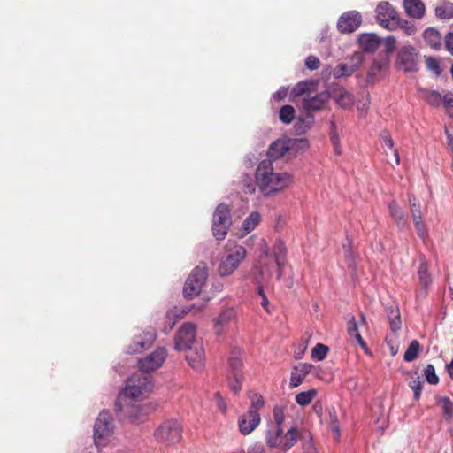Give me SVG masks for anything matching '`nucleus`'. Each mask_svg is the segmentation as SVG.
<instances>
[{
    "instance_id": "1",
    "label": "nucleus",
    "mask_w": 453,
    "mask_h": 453,
    "mask_svg": "<svg viewBox=\"0 0 453 453\" xmlns=\"http://www.w3.org/2000/svg\"><path fill=\"white\" fill-rule=\"evenodd\" d=\"M166 357V349L157 348L152 353L139 360L140 372L132 374L127 379L125 388L119 392L117 397L115 411L118 414L127 418L132 422L140 418L142 410L138 402L153 388L152 377L150 372L158 369Z\"/></svg>"
},
{
    "instance_id": "2",
    "label": "nucleus",
    "mask_w": 453,
    "mask_h": 453,
    "mask_svg": "<svg viewBox=\"0 0 453 453\" xmlns=\"http://www.w3.org/2000/svg\"><path fill=\"white\" fill-rule=\"evenodd\" d=\"M196 326L190 322L184 323L174 338L177 351H188L186 358L189 365L197 371L204 366L205 354L203 342L196 339Z\"/></svg>"
},
{
    "instance_id": "3",
    "label": "nucleus",
    "mask_w": 453,
    "mask_h": 453,
    "mask_svg": "<svg viewBox=\"0 0 453 453\" xmlns=\"http://www.w3.org/2000/svg\"><path fill=\"white\" fill-rule=\"evenodd\" d=\"M255 177L257 187L265 196L280 192L293 182L291 174L274 172L272 162L267 160H263L258 164Z\"/></svg>"
},
{
    "instance_id": "4",
    "label": "nucleus",
    "mask_w": 453,
    "mask_h": 453,
    "mask_svg": "<svg viewBox=\"0 0 453 453\" xmlns=\"http://www.w3.org/2000/svg\"><path fill=\"white\" fill-rule=\"evenodd\" d=\"M250 398L251 403L248 411L240 415L237 420L239 431L244 436L250 434L260 425L259 411L265 406V400L261 395L255 393Z\"/></svg>"
},
{
    "instance_id": "5",
    "label": "nucleus",
    "mask_w": 453,
    "mask_h": 453,
    "mask_svg": "<svg viewBox=\"0 0 453 453\" xmlns=\"http://www.w3.org/2000/svg\"><path fill=\"white\" fill-rule=\"evenodd\" d=\"M298 441L297 426H293L284 434L283 429L267 430L265 443L270 449L289 450Z\"/></svg>"
},
{
    "instance_id": "6",
    "label": "nucleus",
    "mask_w": 453,
    "mask_h": 453,
    "mask_svg": "<svg viewBox=\"0 0 453 453\" xmlns=\"http://www.w3.org/2000/svg\"><path fill=\"white\" fill-rule=\"evenodd\" d=\"M247 251L243 246L237 244H228L226 246V255L219 266V273L221 276H228L240 265L246 257Z\"/></svg>"
},
{
    "instance_id": "7",
    "label": "nucleus",
    "mask_w": 453,
    "mask_h": 453,
    "mask_svg": "<svg viewBox=\"0 0 453 453\" xmlns=\"http://www.w3.org/2000/svg\"><path fill=\"white\" fill-rule=\"evenodd\" d=\"M154 436L159 443L165 445L177 443L182 438V426L175 419L165 420L155 430Z\"/></svg>"
},
{
    "instance_id": "8",
    "label": "nucleus",
    "mask_w": 453,
    "mask_h": 453,
    "mask_svg": "<svg viewBox=\"0 0 453 453\" xmlns=\"http://www.w3.org/2000/svg\"><path fill=\"white\" fill-rule=\"evenodd\" d=\"M232 225L229 207L225 203L217 206L212 219V234L217 240H224Z\"/></svg>"
},
{
    "instance_id": "9",
    "label": "nucleus",
    "mask_w": 453,
    "mask_h": 453,
    "mask_svg": "<svg viewBox=\"0 0 453 453\" xmlns=\"http://www.w3.org/2000/svg\"><path fill=\"white\" fill-rule=\"evenodd\" d=\"M113 434L112 418L108 411L103 410L96 418L94 426V440L95 443L99 446L104 442Z\"/></svg>"
},
{
    "instance_id": "10",
    "label": "nucleus",
    "mask_w": 453,
    "mask_h": 453,
    "mask_svg": "<svg viewBox=\"0 0 453 453\" xmlns=\"http://www.w3.org/2000/svg\"><path fill=\"white\" fill-rule=\"evenodd\" d=\"M377 22L388 30H395L400 24L397 12L388 2H380L376 7Z\"/></svg>"
},
{
    "instance_id": "11",
    "label": "nucleus",
    "mask_w": 453,
    "mask_h": 453,
    "mask_svg": "<svg viewBox=\"0 0 453 453\" xmlns=\"http://www.w3.org/2000/svg\"><path fill=\"white\" fill-rule=\"evenodd\" d=\"M396 65L404 72H416L418 69V52L412 46L402 47L396 58Z\"/></svg>"
},
{
    "instance_id": "12",
    "label": "nucleus",
    "mask_w": 453,
    "mask_h": 453,
    "mask_svg": "<svg viewBox=\"0 0 453 453\" xmlns=\"http://www.w3.org/2000/svg\"><path fill=\"white\" fill-rule=\"evenodd\" d=\"M156 340V332L152 329L135 334L127 349L128 354L141 353L152 346Z\"/></svg>"
},
{
    "instance_id": "13",
    "label": "nucleus",
    "mask_w": 453,
    "mask_h": 453,
    "mask_svg": "<svg viewBox=\"0 0 453 453\" xmlns=\"http://www.w3.org/2000/svg\"><path fill=\"white\" fill-rule=\"evenodd\" d=\"M362 18L357 12H348L342 14L337 22L341 33H352L361 25Z\"/></svg>"
},
{
    "instance_id": "14",
    "label": "nucleus",
    "mask_w": 453,
    "mask_h": 453,
    "mask_svg": "<svg viewBox=\"0 0 453 453\" xmlns=\"http://www.w3.org/2000/svg\"><path fill=\"white\" fill-rule=\"evenodd\" d=\"M236 318L237 312L234 308H223L219 316L213 319L216 334L218 335L222 334L224 329L232 322H234L236 320Z\"/></svg>"
},
{
    "instance_id": "15",
    "label": "nucleus",
    "mask_w": 453,
    "mask_h": 453,
    "mask_svg": "<svg viewBox=\"0 0 453 453\" xmlns=\"http://www.w3.org/2000/svg\"><path fill=\"white\" fill-rule=\"evenodd\" d=\"M329 96L326 92H321L314 96L308 95L303 97L302 107L308 112L317 111L323 108Z\"/></svg>"
},
{
    "instance_id": "16",
    "label": "nucleus",
    "mask_w": 453,
    "mask_h": 453,
    "mask_svg": "<svg viewBox=\"0 0 453 453\" xmlns=\"http://www.w3.org/2000/svg\"><path fill=\"white\" fill-rule=\"evenodd\" d=\"M286 253L287 250L282 242H278L273 246L271 255L265 253V257H271L275 263L277 271V277L275 279L276 280H281L280 275L282 271L285 269Z\"/></svg>"
},
{
    "instance_id": "17",
    "label": "nucleus",
    "mask_w": 453,
    "mask_h": 453,
    "mask_svg": "<svg viewBox=\"0 0 453 453\" xmlns=\"http://www.w3.org/2000/svg\"><path fill=\"white\" fill-rule=\"evenodd\" d=\"M312 365L307 363H301L296 365L291 372L289 387L296 388L302 384L305 377L311 372Z\"/></svg>"
},
{
    "instance_id": "18",
    "label": "nucleus",
    "mask_w": 453,
    "mask_h": 453,
    "mask_svg": "<svg viewBox=\"0 0 453 453\" xmlns=\"http://www.w3.org/2000/svg\"><path fill=\"white\" fill-rule=\"evenodd\" d=\"M289 150L288 142L285 140H277L273 142L268 149L267 156L270 162L277 160L283 157Z\"/></svg>"
},
{
    "instance_id": "19",
    "label": "nucleus",
    "mask_w": 453,
    "mask_h": 453,
    "mask_svg": "<svg viewBox=\"0 0 453 453\" xmlns=\"http://www.w3.org/2000/svg\"><path fill=\"white\" fill-rule=\"evenodd\" d=\"M403 7L408 16L420 19L425 13V4L421 0H404Z\"/></svg>"
},
{
    "instance_id": "20",
    "label": "nucleus",
    "mask_w": 453,
    "mask_h": 453,
    "mask_svg": "<svg viewBox=\"0 0 453 453\" xmlns=\"http://www.w3.org/2000/svg\"><path fill=\"white\" fill-rule=\"evenodd\" d=\"M208 274V266L205 263L201 262L191 271L186 283H205Z\"/></svg>"
},
{
    "instance_id": "21",
    "label": "nucleus",
    "mask_w": 453,
    "mask_h": 453,
    "mask_svg": "<svg viewBox=\"0 0 453 453\" xmlns=\"http://www.w3.org/2000/svg\"><path fill=\"white\" fill-rule=\"evenodd\" d=\"M187 312V310L178 307L169 310L165 318V331L166 333L171 331L177 321L181 319Z\"/></svg>"
},
{
    "instance_id": "22",
    "label": "nucleus",
    "mask_w": 453,
    "mask_h": 453,
    "mask_svg": "<svg viewBox=\"0 0 453 453\" xmlns=\"http://www.w3.org/2000/svg\"><path fill=\"white\" fill-rule=\"evenodd\" d=\"M382 39L374 34H365L359 38L362 49L366 52L375 51L381 44Z\"/></svg>"
},
{
    "instance_id": "23",
    "label": "nucleus",
    "mask_w": 453,
    "mask_h": 453,
    "mask_svg": "<svg viewBox=\"0 0 453 453\" xmlns=\"http://www.w3.org/2000/svg\"><path fill=\"white\" fill-rule=\"evenodd\" d=\"M212 285H184L183 295L186 298L192 299L197 296H201L204 301L211 299L210 296L205 295L206 288Z\"/></svg>"
},
{
    "instance_id": "24",
    "label": "nucleus",
    "mask_w": 453,
    "mask_h": 453,
    "mask_svg": "<svg viewBox=\"0 0 453 453\" xmlns=\"http://www.w3.org/2000/svg\"><path fill=\"white\" fill-rule=\"evenodd\" d=\"M388 68V58L374 60L367 74V79L371 82H374L380 74Z\"/></svg>"
},
{
    "instance_id": "25",
    "label": "nucleus",
    "mask_w": 453,
    "mask_h": 453,
    "mask_svg": "<svg viewBox=\"0 0 453 453\" xmlns=\"http://www.w3.org/2000/svg\"><path fill=\"white\" fill-rule=\"evenodd\" d=\"M424 40L429 47L434 50H439L441 46V36L440 33L433 28L428 27L423 33Z\"/></svg>"
},
{
    "instance_id": "26",
    "label": "nucleus",
    "mask_w": 453,
    "mask_h": 453,
    "mask_svg": "<svg viewBox=\"0 0 453 453\" xmlns=\"http://www.w3.org/2000/svg\"><path fill=\"white\" fill-rule=\"evenodd\" d=\"M388 210L390 216L394 219L397 226L403 228L407 225V219L402 208L396 203L395 201H392L388 204Z\"/></svg>"
},
{
    "instance_id": "27",
    "label": "nucleus",
    "mask_w": 453,
    "mask_h": 453,
    "mask_svg": "<svg viewBox=\"0 0 453 453\" xmlns=\"http://www.w3.org/2000/svg\"><path fill=\"white\" fill-rule=\"evenodd\" d=\"M333 97L343 108L350 107L354 102L352 95L343 88L335 89L333 93Z\"/></svg>"
},
{
    "instance_id": "28",
    "label": "nucleus",
    "mask_w": 453,
    "mask_h": 453,
    "mask_svg": "<svg viewBox=\"0 0 453 453\" xmlns=\"http://www.w3.org/2000/svg\"><path fill=\"white\" fill-rule=\"evenodd\" d=\"M436 403L441 407L443 416L447 421L453 418V403L448 396H436Z\"/></svg>"
},
{
    "instance_id": "29",
    "label": "nucleus",
    "mask_w": 453,
    "mask_h": 453,
    "mask_svg": "<svg viewBox=\"0 0 453 453\" xmlns=\"http://www.w3.org/2000/svg\"><path fill=\"white\" fill-rule=\"evenodd\" d=\"M261 221V215L257 211H253L247 217L242 225L244 234H248L253 231Z\"/></svg>"
},
{
    "instance_id": "30",
    "label": "nucleus",
    "mask_w": 453,
    "mask_h": 453,
    "mask_svg": "<svg viewBox=\"0 0 453 453\" xmlns=\"http://www.w3.org/2000/svg\"><path fill=\"white\" fill-rule=\"evenodd\" d=\"M317 395V390L315 388L303 391L296 395V402L298 405L305 407L309 405Z\"/></svg>"
},
{
    "instance_id": "31",
    "label": "nucleus",
    "mask_w": 453,
    "mask_h": 453,
    "mask_svg": "<svg viewBox=\"0 0 453 453\" xmlns=\"http://www.w3.org/2000/svg\"><path fill=\"white\" fill-rule=\"evenodd\" d=\"M435 14L441 19H450L453 18V4L443 2L435 8Z\"/></svg>"
},
{
    "instance_id": "32",
    "label": "nucleus",
    "mask_w": 453,
    "mask_h": 453,
    "mask_svg": "<svg viewBox=\"0 0 453 453\" xmlns=\"http://www.w3.org/2000/svg\"><path fill=\"white\" fill-rule=\"evenodd\" d=\"M316 88V83L313 81H302L299 82L296 88H294V91L296 96H307L308 95L311 96L312 92L315 91Z\"/></svg>"
},
{
    "instance_id": "33",
    "label": "nucleus",
    "mask_w": 453,
    "mask_h": 453,
    "mask_svg": "<svg viewBox=\"0 0 453 453\" xmlns=\"http://www.w3.org/2000/svg\"><path fill=\"white\" fill-rule=\"evenodd\" d=\"M229 365L233 375H234V373H242V354L240 350H234L232 352V355L229 358Z\"/></svg>"
},
{
    "instance_id": "34",
    "label": "nucleus",
    "mask_w": 453,
    "mask_h": 453,
    "mask_svg": "<svg viewBox=\"0 0 453 453\" xmlns=\"http://www.w3.org/2000/svg\"><path fill=\"white\" fill-rule=\"evenodd\" d=\"M420 350V343L417 340H413L409 344L407 349L404 352L403 359L406 362H412L415 360Z\"/></svg>"
},
{
    "instance_id": "35",
    "label": "nucleus",
    "mask_w": 453,
    "mask_h": 453,
    "mask_svg": "<svg viewBox=\"0 0 453 453\" xmlns=\"http://www.w3.org/2000/svg\"><path fill=\"white\" fill-rule=\"evenodd\" d=\"M354 73L355 72L353 71V68H351V66L349 65L346 61L343 63H340L334 69V78L349 77Z\"/></svg>"
},
{
    "instance_id": "36",
    "label": "nucleus",
    "mask_w": 453,
    "mask_h": 453,
    "mask_svg": "<svg viewBox=\"0 0 453 453\" xmlns=\"http://www.w3.org/2000/svg\"><path fill=\"white\" fill-rule=\"evenodd\" d=\"M242 191L245 194H253L256 191L257 180H254L253 178L249 174L242 175Z\"/></svg>"
},
{
    "instance_id": "37",
    "label": "nucleus",
    "mask_w": 453,
    "mask_h": 453,
    "mask_svg": "<svg viewBox=\"0 0 453 453\" xmlns=\"http://www.w3.org/2000/svg\"><path fill=\"white\" fill-rule=\"evenodd\" d=\"M295 117V109L291 105H284L280 110V119L284 124H289Z\"/></svg>"
},
{
    "instance_id": "38",
    "label": "nucleus",
    "mask_w": 453,
    "mask_h": 453,
    "mask_svg": "<svg viewBox=\"0 0 453 453\" xmlns=\"http://www.w3.org/2000/svg\"><path fill=\"white\" fill-rule=\"evenodd\" d=\"M273 419L276 424V429H283L282 425L285 420V408L276 405L273 410Z\"/></svg>"
},
{
    "instance_id": "39",
    "label": "nucleus",
    "mask_w": 453,
    "mask_h": 453,
    "mask_svg": "<svg viewBox=\"0 0 453 453\" xmlns=\"http://www.w3.org/2000/svg\"><path fill=\"white\" fill-rule=\"evenodd\" d=\"M329 349L322 343H317L311 351V357L315 360L321 361L325 359Z\"/></svg>"
},
{
    "instance_id": "40",
    "label": "nucleus",
    "mask_w": 453,
    "mask_h": 453,
    "mask_svg": "<svg viewBox=\"0 0 453 453\" xmlns=\"http://www.w3.org/2000/svg\"><path fill=\"white\" fill-rule=\"evenodd\" d=\"M424 375L426 381L431 385H436L439 382V377L435 372V369L433 365L428 364L424 369Z\"/></svg>"
},
{
    "instance_id": "41",
    "label": "nucleus",
    "mask_w": 453,
    "mask_h": 453,
    "mask_svg": "<svg viewBox=\"0 0 453 453\" xmlns=\"http://www.w3.org/2000/svg\"><path fill=\"white\" fill-rule=\"evenodd\" d=\"M346 62L353 68V71L356 72L364 62V55L361 52H355Z\"/></svg>"
},
{
    "instance_id": "42",
    "label": "nucleus",
    "mask_w": 453,
    "mask_h": 453,
    "mask_svg": "<svg viewBox=\"0 0 453 453\" xmlns=\"http://www.w3.org/2000/svg\"><path fill=\"white\" fill-rule=\"evenodd\" d=\"M409 387L413 390L414 399L418 401L423 389V381L419 377L414 378L409 382Z\"/></svg>"
},
{
    "instance_id": "43",
    "label": "nucleus",
    "mask_w": 453,
    "mask_h": 453,
    "mask_svg": "<svg viewBox=\"0 0 453 453\" xmlns=\"http://www.w3.org/2000/svg\"><path fill=\"white\" fill-rule=\"evenodd\" d=\"M409 201L411 203V212L412 220L422 219V213H421L419 203L417 201V199L415 197L410 198Z\"/></svg>"
},
{
    "instance_id": "44",
    "label": "nucleus",
    "mask_w": 453,
    "mask_h": 453,
    "mask_svg": "<svg viewBox=\"0 0 453 453\" xmlns=\"http://www.w3.org/2000/svg\"><path fill=\"white\" fill-rule=\"evenodd\" d=\"M348 334L350 337L357 339L358 335H361L358 331V325L356 321L354 316H351V319L348 321L347 326Z\"/></svg>"
},
{
    "instance_id": "45",
    "label": "nucleus",
    "mask_w": 453,
    "mask_h": 453,
    "mask_svg": "<svg viewBox=\"0 0 453 453\" xmlns=\"http://www.w3.org/2000/svg\"><path fill=\"white\" fill-rule=\"evenodd\" d=\"M233 378L234 380L230 383V388L232 391L236 395L240 392L242 388L243 376L242 373H234V375H233Z\"/></svg>"
},
{
    "instance_id": "46",
    "label": "nucleus",
    "mask_w": 453,
    "mask_h": 453,
    "mask_svg": "<svg viewBox=\"0 0 453 453\" xmlns=\"http://www.w3.org/2000/svg\"><path fill=\"white\" fill-rule=\"evenodd\" d=\"M426 67L434 72L436 75H440L441 74V68H440V65L438 63V61L432 58V57H429L426 59Z\"/></svg>"
},
{
    "instance_id": "47",
    "label": "nucleus",
    "mask_w": 453,
    "mask_h": 453,
    "mask_svg": "<svg viewBox=\"0 0 453 453\" xmlns=\"http://www.w3.org/2000/svg\"><path fill=\"white\" fill-rule=\"evenodd\" d=\"M398 27H400L406 35H412L416 32L415 26L411 22H409L406 20L402 21L400 19V24H399Z\"/></svg>"
},
{
    "instance_id": "48",
    "label": "nucleus",
    "mask_w": 453,
    "mask_h": 453,
    "mask_svg": "<svg viewBox=\"0 0 453 453\" xmlns=\"http://www.w3.org/2000/svg\"><path fill=\"white\" fill-rule=\"evenodd\" d=\"M421 283H428L429 277L427 274V265L426 262H421L418 272Z\"/></svg>"
},
{
    "instance_id": "49",
    "label": "nucleus",
    "mask_w": 453,
    "mask_h": 453,
    "mask_svg": "<svg viewBox=\"0 0 453 453\" xmlns=\"http://www.w3.org/2000/svg\"><path fill=\"white\" fill-rule=\"evenodd\" d=\"M329 138L332 145H337V143H340V137L337 134L336 125L334 121H330Z\"/></svg>"
},
{
    "instance_id": "50",
    "label": "nucleus",
    "mask_w": 453,
    "mask_h": 453,
    "mask_svg": "<svg viewBox=\"0 0 453 453\" xmlns=\"http://www.w3.org/2000/svg\"><path fill=\"white\" fill-rule=\"evenodd\" d=\"M305 65L310 70H317L320 66V60L315 56H309L305 60Z\"/></svg>"
},
{
    "instance_id": "51",
    "label": "nucleus",
    "mask_w": 453,
    "mask_h": 453,
    "mask_svg": "<svg viewBox=\"0 0 453 453\" xmlns=\"http://www.w3.org/2000/svg\"><path fill=\"white\" fill-rule=\"evenodd\" d=\"M258 295L262 297L261 305L267 311L270 312V303L265 294L263 285H259L257 288Z\"/></svg>"
},
{
    "instance_id": "52",
    "label": "nucleus",
    "mask_w": 453,
    "mask_h": 453,
    "mask_svg": "<svg viewBox=\"0 0 453 453\" xmlns=\"http://www.w3.org/2000/svg\"><path fill=\"white\" fill-rule=\"evenodd\" d=\"M413 223H414V226L417 230V234L421 238V239H425L426 235V228H425V226L424 224L422 223V219H419V220H413Z\"/></svg>"
},
{
    "instance_id": "53",
    "label": "nucleus",
    "mask_w": 453,
    "mask_h": 453,
    "mask_svg": "<svg viewBox=\"0 0 453 453\" xmlns=\"http://www.w3.org/2000/svg\"><path fill=\"white\" fill-rule=\"evenodd\" d=\"M380 138L383 141L385 146L391 150L394 149V141L388 131H383L380 134Z\"/></svg>"
},
{
    "instance_id": "54",
    "label": "nucleus",
    "mask_w": 453,
    "mask_h": 453,
    "mask_svg": "<svg viewBox=\"0 0 453 453\" xmlns=\"http://www.w3.org/2000/svg\"><path fill=\"white\" fill-rule=\"evenodd\" d=\"M388 320L401 317L399 308L396 305H391L387 308Z\"/></svg>"
},
{
    "instance_id": "55",
    "label": "nucleus",
    "mask_w": 453,
    "mask_h": 453,
    "mask_svg": "<svg viewBox=\"0 0 453 453\" xmlns=\"http://www.w3.org/2000/svg\"><path fill=\"white\" fill-rule=\"evenodd\" d=\"M395 44H396V42H395V37L394 36H388L385 39L386 51L388 53L393 52L395 50Z\"/></svg>"
},
{
    "instance_id": "56",
    "label": "nucleus",
    "mask_w": 453,
    "mask_h": 453,
    "mask_svg": "<svg viewBox=\"0 0 453 453\" xmlns=\"http://www.w3.org/2000/svg\"><path fill=\"white\" fill-rule=\"evenodd\" d=\"M442 100L441 94L436 91H433L428 96V102L433 105H439Z\"/></svg>"
},
{
    "instance_id": "57",
    "label": "nucleus",
    "mask_w": 453,
    "mask_h": 453,
    "mask_svg": "<svg viewBox=\"0 0 453 453\" xmlns=\"http://www.w3.org/2000/svg\"><path fill=\"white\" fill-rule=\"evenodd\" d=\"M246 453H265V449L263 444L257 442L249 446Z\"/></svg>"
},
{
    "instance_id": "58",
    "label": "nucleus",
    "mask_w": 453,
    "mask_h": 453,
    "mask_svg": "<svg viewBox=\"0 0 453 453\" xmlns=\"http://www.w3.org/2000/svg\"><path fill=\"white\" fill-rule=\"evenodd\" d=\"M390 329L393 333L398 332L402 327L401 317L389 319Z\"/></svg>"
},
{
    "instance_id": "59",
    "label": "nucleus",
    "mask_w": 453,
    "mask_h": 453,
    "mask_svg": "<svg viewBox=\"0 0 453 453\" xmlns=\"http://www.w3.org/2000/svg\"><path fill=\"white\" fill-rule=\"evenodd\" d=\"M445 47L453 55V33H448L445 36Z\"/></svg>"
},
{
    "instance_id": "60",
    "label": "nucleus",
    "mask_w": 453,
    "mask_h": 453,
    "mask_svg": "<svg viewBox=\"0 0 453 453\" xmlns=\"http://www.w3.org/2000/svg\"><path fill=\"white\" fill-rule=\"evenodd\" d=\"M215 396L217 399V403H218L219 409L221 411V412L226 413V410H227V405L225 403V401L223 400L222 396L220 395V394L219 392H217L215 394Z\"/></svg>"
},
{
    "instance_id": "61",
    "label": "nucleus",
    "mask_w": 453,
    "mask_h": 453,
    "mask_svg": "<svg viewBox=\"0 0 453 453\" xmlns=\"http://www.w3.org/2000/svg\"><path fill=\"white\" fill-rule=\"evenodd\" d=\"M443 104L446 108L453 110V94L448 93L443 96Z\"/></svg>"
},
{
    "instance_id": "62",
    "label": "nucleus",
    "mask_w": 453,
    "mask_h": 453,
    "mask_svg": "<svg viewBox=\"0 0 453 453\" xmlns=\"http://www.w3.org/2000/svg\"><path fill=\"white\" fill-rule=\"evenodd\" d=\"M329 418H330V427L334 426L335 425H339L337 414L334 409L329 411Z\"/></svg>"
},
{
    "instance_id": "63",
    "label": "nucleus",
    "mask_w": 453,
    "mask_h": 453,
    "mask_svg": "<svg viewBox=\"0 0 453 453\" xmlns=\"http://www.w3.org/2000/svg\"><path fill=\"white\" fill-rule=\"evenodd\" d=\"M357 342L359 344V346L362 348V349H364V351L366 353V354H369L371 355V352L367 347V344L366 342L364 341V339L362 338L361 335H358L357 339H356Z\"/></svg>"
},
{
    "instance_id": "64",
    "label": "nucleus",
    "mask_w": 453,
    "mask_h": 453,
    "mask_svg": "<svg viewBox=\"0 0 453 453\" xmlns=\"http://www.w3.org/2000/svg\"><path fill=\"white\" fill-rule=\"evenodd\" d=\"M446 133L448 135V145L450 150H453V133H450L448 129H446Z\"/></svg>"
}]
</instances>
